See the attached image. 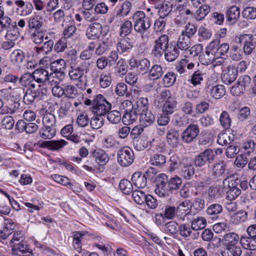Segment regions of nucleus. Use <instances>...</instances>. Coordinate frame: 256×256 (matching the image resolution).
I'll return each mask as SVG.
<instances>
[{"mask_svg":"<svg viewBox=\"0 0 256 256\" xmlns=\"http://www.w3.org/2000/svg\"><path fill=\"white\" fill-rule=\"evenodd\" d=\"M38 134L43 139H50L56 135V129L54 127L44 126L40 130Z\"/></svg>","mask_w":256,"mask_h":256,"instance_id":"40","label":"nucleus"},{"mask_svg":"<svg viewBox=\"0 0 256 256\" xmlns=\"http://www.w3.org/2000/svg\"><path fill=\"white\" fill-rule=\"evenodd\" d=\"M165 60L168 62L174 61L180 55V51L176 44H171L164 52Z\"/></svg>","mask_w":256,"mask_h":256,"instance_id":"21","label":"nucleus"},{"mask_svg":"<svg viewBox=\"0 0 256 256\" xmlns=\"http://www.w3.org/2000/svg\"><path fill=\"white\" fill-rule=\"evenodd\" d=\"M166 140L172 148H176L179 143L180 135L178 131L174 128H170L166 134Z\"/></svg>","mask_w":256,"mask_h":256,"instance_id":"25","label":"nucleus"},{"mask_svg":"<svg viewBox=\"0 0 256 256\" xmlns=\"http://www.w3.org/2000/svg\"><path fill=\"white\" fill-rule=\"evenodd\" d=\"M24 58V52L19 49L14 50L10 55V62L14 65L18 66L22 64Z\"/></svg>","mask_w":256,"mask_h":256,"instance_id":"33","label":"nucleus"},{"mask_svg":"<svg viewBox=\"0 0 256 256\" xmlns=\"http://www.w3.org/2000/svg\"><path fill=\"white\" fill-rule=\"evenodd\" d=\"M148 103L147 98H140L136 102V107H134V110H136L138 114H140L142 112H145L146 110H149Z\"/></svg>","mask_w":256,"mask_h":256,"instance_id":"53","label":"nucleus"},{"mask_svg":"<svg viewBox=\"0 0 256 256\" xmlns=\"http://www.w3.org/2000/svg\"><path fill=\"white\" fill-rule=\"evenodd\" d=\"M102 30V26L100 23L94 22L88 27L86 34L88 39L95 40L100 36Z\"/></svg>","mask_w":256,"mask_h":256,"instance_id":"18","label":"nucleus"},{"mask_svg":"<svg viewBox=\"0 0 256 256\" xmlns=\"http://www.w3.org/2000/svg\"><path fill=\"white\" fill-rule=\"evenodd\" d=\"M198 30V25L188 22L186 25L184 30H182L180 34L190 38Z\"/></svg>","mask_w":256,"mask_h":256,"instance_id":"38","label":"nucleus"},{"mask_svg":"<svg viewBox=\"0 0 256 256\" xmlns=\"http://www.w3.org/2000/svg\"><path fill=\"white\" fill-rule=\"evenodd\" d=\"M212 42L214 44V48L218 56H224L228 52L230 46L228 43H223L220 44V42L218 40H212Z\"/></svg>","mask_w":256,"mask_h":256,"instance_id":"41","label":"nucleus"},{"mask_svg":"<svg viewBox=\"0 0 256 256\" xmlns=\"http://www.w3.org/2000/svg\"><path fill=\"white\" fill-rule=\"evenodd\" d=\"M132 20L134 24V30L141 34H143L150 27V18L146 16L143 11L136 12L132 16Z\"/></svg>","mask_w":256,"mask_h":256,"instance_id":"1","label":"nucleus"},{"mask_svg":"<svg viewBox=\"0 0 256 256\" xmlns=\"http://www.w3.org/2000/svg\"><path fill=\"white\" fill-rule=\"evenodd\" d=\"M150 162L152 165L162 166L166 162V158L160 154H154L150 156Z\"/></svg>","mask_w":256,"mask_h":256,"instance_id":"48","label":"nucleus"},{"mask_svg":"<svg viewBox=\"0 0 256 256\" xmlns=\"http://www.w3.org/2000/svg\"><path fill=\"white\" fill-rule=\"evenodd\" d=\"M88 68L85 62L80 63L79 65L71 66L68 75L71 79L78 80L82 78L84 73L88 71Z\"/></svg>","mask_w":256,"mask_h":256,"instance_id":"16","label":"nucleus"},{"mask_svg":"<svg viewBox=\"0 0 256 256\" xmlns=\"http://www.w3.org/2000/svg\"><path fill=\"white\" fill-rule=\"evenodd\" d=\"M134 45V42L128 37L120 38L116 44L117 52L120 54L126 55L130 52Z\"/></svg>","mask_w":256,"mask_h":256,"instance_id":"13","label":"nucleus"},{"mask_svg":"<svg viewBox=\"0 0 256 256\" xmlns=\"http://www.w3.org/2000/svg\"><path fill=\"white\" fill-rule=\"evenodd\" d=\"M6 30V33L5 36V38L7 40L14 42L17 40L20 36V32L16 24L11 25Z\"/></svg>","mask_w":256,"mask_h":256,"instance_id":"39","label":"nucleus"},{"mask_svg":"<svg viewBox=\"0 0 256 256\" xmlns=\"http://www.w3.org/2000/svg\"><path fill=\"white\" fill-rule=\"evenodd\" d=\"M42 124L44 126L55 128L56 119L54 115L50 112L46 113L42 118Z\"/></svg>","mask_w":256,"mask_h":256,"instance_id":"61","label":"nucleus"},{"mask_svg":"<svg viewBox=\"0 0 256 256\" xmlns=\"http://www.w3.org/2000/svg\"><path fill=\"white\" fill-rule=\"evenodd\" d=\"M140 114V122L143 127L150 126L155 121V116L150 110L142 112Z\"/></svg>","mask_w":256,"mask_h":256,"instance_id":"29","label":"nucleus"},{"mask_svg":"<svg viewBox=\"0 0 256 256\" xmlns=\"http://www.w3.org/2000/svg\"><path fill=\"white\" fill-rule=\"evenodd\" d=\"M200 129L196 124H190L182 132L181 138L184 143L192 142L198 136Z\"/></svg>","mask_w":256,"mask_h":256,"instance_id":"10","label":"nucleus"},{"mask_svg":"<svg viewBox=\"0 0 256 256\" xmlns=\"http://www.w3.org/2000/svg\"><path fill=\"white\" fill-rule=\"evenodd\" d=\"M170 166L168 170L170 172H173L176 169L178 168L181 164V160L176 154H174L170 156Z\"/></svg>","mask_w":256,"mask_h":256,"instance_id":"62","label":"nucleus"},{"mask_svg":"<svg viewBox=\"0 0 256 256\" xmlns=\"http://www.w3.org/2000/svg\"><path fill=\"white\" fill-rule=\"evenodd\" d=\"M223 210L222 206L218 204H210L206 210V213L208 215L214 216L212 218H218L216 216L218 214H221Z\"/></svg>","mask_w":256,"mask_h":256,"instance_id":"51","label":"nucleus"},{"mask_svg":"<svg viewBox=\"0 0 256 256\" xmlns=\"http://www.w3.org/2000/svg\"><path fill=\"white\" fill-rule=\"evenodd\" d=\"M238 75V70L234 66L230 65L222 70L221 78L224 82L228 84L236 80Z\"/></svg>","mask_w":256,"mask_h":256,"instance_id":"15","label":"nucleus"},{"mask_svg":"<svg viewBox=\"0 0 256 256\" xmlns=\"http://www.w3.org/2000/svg\"><path fill=\"white\" fill-rule=\"evenodd\" d=\"M112 76L110 74L107 72H102L100 74L99 78V85L102 88H105L112 84Z\"/></svg>","mask_w":256,"mask_h":256,"instance_id":"43","label":"nucleus"},{"mask_svg":"<svg viewBox=\"0 0 256 256\" xmlns=\"http://www.w3.org/2000/svg\"><path fill=\"white\" fill-rule=\"evenodd\" d=\"M256 147V143L251 138H248L243 143L242 148L245 150V154L249 156L254 152Z\"/></svg>","mask_w":256,"mask_h":256,"instance_id":"52","label":"nucleus"},{"mask_svg":"<svg viewBox=\"0 0 256 256\" xmlns=\"http://www.w3.org/2000/svg\"><path fill=\"white\" fill-rule=\"evenodd\" d=\"M256 38L251 34H244L236 38L237 42L244 44V51L246 54H250L256 46Z\"/></svg>","mask_w":256,"mask_h":256,"instance_id":"8","label":"nucleus"},{"mask_svg":"<svg viewBox=\"0 0 256 256\" xmlns=\"http://www.w3.org/2000/svg\"><path fill=\"white\" fill-rule=\"evenodd\" d=\"M118 162L122 166H128L132 164L134 159L133 150L128 146L120 148L117 153Z\"/></svg>","mask_w":256,"mask_h":256,"instance_id":"5","label":"nucleus"},{"mask_svg":"<svg viewBox=\"0 0 256 256\" xmlns=\"http://www.w3.org/2000/svg\"><path fill=\"white\" fill-rule=\"evenodd\" d=\"M129 64L132 68H136L137 71L142 75L148 74L150 68V61L146 58L140 60L131 58L129 61Z\"/></svg>","mask_w":256,"mask_h":256,"instance_id":"12","label":"nucleus"},{"mask_svg":"<svg viewBox=\"0 0 256 256\" xmlns=\"http://www.w3.org/2000/svg\"><path fill=\"white\" fill-rule=\"evenodd\" d=\"M248 218V212L244 210H240L231 216L230 220L234 224H238L245 222Z\"/></svg>","mask_w":256,"mask_h":256,"instance_id":"30","label":"nucleus"},{"mask_svg":"<svg viewBox=\"0 0 256 256\" xmlns=\"http://www.w3.org/2000/svg\"><path fill=\"white\" fill-rule=\"evenodd\" d=\"M132 3L128 1H124L120 6L116 12V16H126L130 13L132 8Z\"/></svg>","mask_w":256,"mask_h":256,"instance_id":"58","label":"nucleus"},{"mask_svg":"<svg viewBox=\"0 0 256 256\" xmlns=\"http://www.w3.org/2000/svg\"><path fill=\"white\" fill-rule=\"evenodd\" d=\"M220 125L225 129H228L231 126L232 120L226 111H222L220 114Z\"/></svg>","mask_w":256,"mask_h":256,"instance_id":"57","label":"nucleus"},{"mask_svg":"<svg viewBox=\"0 0 256 256\" xmlns=\"http://www.w3.org/2000/svg\"><path fill=\"white\" fill-rule=\"evenodd\" d=\"M226 93L224 86L222 84H218L212 86L210 88V96L214 98L218 99L223 96Z\"/></svg>","mask_w":256,"mask_h":256,"instance_id":"44","label":"nucleus"},{"mask_svg":"<svg viewBox=\"0 0 256 256\" xmlns=\"http://www.w3.org/2000/svg\"><path fill=\"white\" fill-rule=\"evenodd\" d=\"M194 172L195 169L191 164H186L182 168L181 174L184 179L190 180Z\"/></svg>","mask_w":256,"mask_h":256,"instance_id":"50","label":"nucleus"},{"mask_svg":"<svg viewBox=\"0 0 256 256\" xmlns=\"http://www.w3.org/2000/svg\"><path fill=\"white\" fill-rule=\"evenodd\" d=\"M170 191V189L168 188V180H159L158 181L155 192L160 196L167 197L169 196Z\"/></svg>","mask_w":256,"mask_h":256,"instance_id":"26","label":"nucleus"},{"mask_svg":"<svg viewBox=\"0 0 256 256\" xmlns=\"http://www.w3.org/2000/svg\"><path fill=\"white\" fill-rule=\"evenodd\" d=\"M112 108V104L101 94L94 96L92 100V110L97 116H104Z\"/></svg>","mask_w":256,"mask_h":256,"instance_id":"2","label":"nucleus"},{"mask_svg":"<svg viewBox=\"0 0 256 256\" xmlns=\"http://www.w3.org/2000/svg\"><path fill=\"white\" fill-rule=\"evenodd\" d=\"M176 80V74L175 72L169 71L163 75L162 82L165 88H170L174 85Z\"/></svg>","mask_w":256,"mask_h":256,"instance_id":"36","label":"nucleus"},{"mask_svg":"<svg viewBox=\"0 0 256 256\" xmlns=\"http://www.w3.org/2000/svg\"><path fill=\"white\" fill-rule=\"evenodd\" d=\"M42 20L38 16H30L28 20V26L30 29L39 30L42 24Z\"/></svg>","mask_w":256,"mask_h":256,"instance_id":"49","label":"nucleus"},{"mask_svg":"<svg viewBox=\"0 0 256 256\" xmlns=\"http://www.w3.org/2000/svg\"><path fill=\"white\" fill-rule=\"evenodd\" d=\"M138 112L136 110L132 111L125 112L122 117V122L126 126L130 125L134 122L138 117Z\"/></svg>","mask_w":256,"mask_h":256,"instance_id":"35","label":"nucleus"},{"mask_svg":"<svg viewBox=\"0 0 256 256\" xmlns=\"http://www.w3.org/2000/svg\"><path fill=\"white\" fill-rule=\"evenodd\" d=\"M226 164L224 161L219 162L214 164L212 174L215 178H221L226 176Z\"/></svg>","mask_w":256,"mask_h":256,"instance_id":"22","label":"nucleus"},{"mask_svg":"<svg viewBox=\"0 0 256 256\" xmlns=\"http://www.w3.org/2000/svg\"><path fill=\"white\" fill-rule=\"evenodd\" d=\"M16 5L20 8H24L21 11V15L26 16L30 14L34 9L33 5L30 2H26L22 0H16L14 1Z\"/></svg>","mask_w":256,"mask_h":256,"instance_id":"34","label":"nucleus"},{"mask_svg":"<svg viewBox=\"0 0 256 256\" xmlns=\"http://www.w3.org/2000/svg\"><path fill=\"white\" fill-rule=\"evenodd\" d=\"M171 42H169V38L166 34L160 36L154 42L152 54L154 57L160 58L166 48L170 46Z\"/></svg>","mask_w":256,"mask_h":256,"instance_id":"4","label":"nucleus"},{"mask_svg":"<svg viewBox=\"0 0 256 256\" xmlns=\"http://www.w3.org/2000/svg\"><path fill=\"white\" fill-rule=\"evenodd\" d=\"M240 8L236 6H230L226 10V20L232 24L236 23L240 18Z\"/></svg>","mask_w":256,"mask_h":256,"instance_id":"27","label":"nucleus"},{"mask_svg":"<svg viewBox=\"0 0 256 256\" xmlns=\"http://www.w3.org/2000/svg\"><path fill=\"white\" fill-rule=\"evenodd\" d=\"M176 207L166 206L162 212L164 218H166V220H172L176 216Z\"/></svg>","mask_w":256,"mask_h":256,"instance_id":"59","label":"nucleus"},{"mask_svg":"<svg viewBox=\"0 0 256 256\" xmlns=\"http://www.w3.org/2000/svg\"><path fill=\"white\" fill-rule=\"evenodd\" d=\"M148 142L144 137H134L133 145L134 148L137 150L141 151L146 148Z\"/></svg>","mask_w":256,"mask_h":256,"instance_id":"46","label":"nucleus"},{"mask_svg":"<svg viewBox=\"0 0 256 256\" xmlns=\"http://www.w3.org/2000/svg\"><path fill=\"white\" fill-rule=\"evenodd\" d=\"M216 154V152H214L213 150L206 149L196 156L194 162V164L196 166L202 167L207 162L212 163L214 161Z\"/></svg>","mask_w":256,"mask_h":256,"instance_id":"6","label":"nucleus"},{"mask_svg":"<svg viewBox=\"0 0 256 256\" xmlns=\"http://www.w3.org/2000/svg\"><path fill=\"white\" fill-rule=\"evenodd\" d=\"M228 256H240L242 251L240 244L226 247Z\"/></svg>","mask_w":256,"mask_h":256,"instance_id":"64","label":"nucleus"},{"mask_svg":"<svg viewBox=\"0 0 256 256\" xmlns=\"http://www.w3.org/2000/svg\"><path fill=\"white\" fill-rule=\"evenodd\" d=\"M44 96L43 92L40 90H33L28 88L23 98L24 102L28 106L33 105L34 102L38 101L42 99Z\"/></svg>","mask_w":256,"mask_h":256,"instance_id":"11","label":"nucleus"},{"mask_svg":"<svg viewBox=\"0 0 256 256\" xmlns=\"http://www.w3.org/2000/svg\"><path fill=\"white\" fill-rule=\"evenodd\" d=\"M190 38L180 34L176 44V47L178 50H187L190 46Z\"/></svg>","mask_w":256,"mask_h":256,"instance_id":"45","label":"nucleus"},{"mask_svg":"<svg viewBox=\"0 0 256 256\" xmlns=\"http://www.w3.org/2000/svg\"><path fill=\"white\" fill-rule=\"evenodd\" d=\"M240 180H234L232 178L227 177L222 181L224 188L227 186L229 189L226 192V198L229 200H235L241 194V190L238 187Z\"/></svg>","mask_w":256,"mask_h":256,"instance_id":"3","label":"nucleus"},{"mask_svg":"<svg viewBox=\"0 0 256 256\" xmlns=\"http://www.w3.org/2000/svg\"><path fill=\"white\" fill-rule=\"evenodd\" d=\"M119 187L121 191L126 194H130L133 190L132 183L126 179H122L120 181Z\"/></svg>","mask_w":256,"mask_h":256,"instance_id":"63","label":"nucleus"},{"mask_svg":"<svg viewBox=\"0 0 256 256\" xmlns=\"http://www.w3.org/2000/svg\"><path fill=\"white\" fill-rule=\"evenodd\" d=\"M223 241L226 246L240 244V237L234 232L226 234L223 237Z\"/></svg>","mask_w":256,"mask_h":256,"instance_id":"28","label":"nucleus"},{"mask_svg":"<svg viewBox=\"0 0 256 256\" xmlns=\"http://www.w3.org/2000/svg\"><path fill=\"white\" fill-rule=\"evenodd\" d=\"M35 82L39 84H46L48 82L52 86L54 84V80H51L50 75L47 70L43 68H37L33 72Z\"/></svg>","mask_w":256,"mask_h":256,"instance_id":"14","label":"nucleus"},{"mask_svg":"<svg viewBox=\"0 0 256 256\" xmlns=\"http://www.w3.org/2000/svg\"><path fill=\"white\" fill-rule=\"evenodd\" d=\"M224 193L222 186L214 184L209 187L206 192L207 198L209 200H214L220 198Z\"/></svg>","mask_w":256,"mask_h":256,"instance_id":"20","label":"nucleus"},{"mask_svg":"<svg viewBox=\"0 0 256 256\" xmlns=\"http://www.w3.org/2000/svg\"><path fill=\"white\" fill-rule=\"evenodd\" d=\"M31 82H36L33 72H26L19 78V83L23 86H28Z\"/></svg>","mask_w":256,"mask_h":256,"instance_id":"55","label":"nucleus"},{"mask_svg":"<svg viewBox=\"0 0 256 256\" xmlns=\"http://www.w3.org/2000/svg\"><path fill=\"white\" fill-rule=\"evenodd\" d=\"M174 4L170 0H164L159 8L158 14L160 17L166 18L172 11Z\"/></svg>","mask_w":256,"mask_h":256,"instance_id":"32","label":"nucleus"},{"mask_svg":"<svg viewBox=\"0 0 256 256\" xmlns=\"http://www.w3.org/2000/svg\"><path fill=\"white\" fill-rule=\"evenodd\" d=\"M240 246L247 250H256V238L248 235H242L240 236Z\"/></svg>","mask_w":256,"mask_h":256,"instance_id":"23","label":"nucleus"},{"mask_svg":"<svg viewBox=\"0 0 256 256\" xmlns=\"http://www.w3.org/2000/svg\"><path fill=\"white\" fill-rule=\"evenodd\" d=\"M177 102L174 98L168 96L162 107V112L166 114H172L176 108Z\"/></svg>","mask_w":256,"mask_h":256,"instance_id":"31","label":"nucleus"},{"mask_svg":"<svg viewBox=\"0 0 256 256\" xmlns=\"http://www.w3.org/2000/svg\"><path fill=\"white\" fill-rule=\"evenodd\" d=\"M188 221L190 222L192 229L194 231L204 229L207 224L206 220L204 217L193 212Z\"/></svg>","mask_w":256,"mask_h":256,"instance_id":"17","label":"nucleus"},{"mask_svg":"<svg viewBox=\"0 0 256 256\" xmlns=\"http://www.w3.org/2000/svg\"><path fill=\"white\" fill-rule=\"evenodd\" d=\"M54 42L52 40H48L44 42L42 46L35 47L34 49L38 54H40V52L44 54H48L52 51Z\"/></svg>","mask_w":256,"mask_h":256,"instance_id":"42","label":"nucleus"},{"mask_svg":"<svg viewBox=\"0 0 256 256\" xmlns=\"http://www.w3.org/2000/svg\"><path fill=\"white\" fill-rule=\"evenodd\" d=\"M107 119L112 124H116L122 120L120 112L116 110L109 111L107 114Z\"/></svg>","mask_w":256,"mask_h":256,"instance_id":"54","label":"nucleus"},{"mask_svg":"<svg viewBox=\"0 0 256 256\" xmlns=\"http://www.w3.org/2000/svg\"><path fill=\"white\" fill-rule=\"evenodd\" d=\"M210 11V8L208 5H202L196 10L194 18L197 21L203 20Z\"/></svg>","mask_w":256,"mask_h":256,"instance_id":"56","label":"nucleus"},{"mask_svg":"<svg viewBox=\"0 0 256 256\" xmlns=\"http://www.w3.org/2000/svg\"><path fill=\"white\" fill-rule=\"evenodd\" d=\"M216 51L214 44L212 41L206 48L204 53L200 54L198 56L200 62L203 64L208 65L212 63L216 58Z\"/></svg>","mask_w":256,"mask_h":256,"instance_id":"9","label":"nucleus"},{"mask_svg":"<svg viewBox=\"0 0 256 256\" xmlns=\"http://www.w3.org/2000/svg\"><path fill=\"white\" fill-rule=\"evenodd\" d=\"M154 176L153 168L148 170L142 174L140 172H134L132 176V181L135 186L138 188H144L147 184V179L152 178Z\"/></svg>","mask_w":256,"mask_h":256,"instance_id":"7","label":"nucleus"},{"mask_svg":"<svg viewBox=\"0 0 256 256\" xmlns=\"http://www.w3.org/2000/svg\"><path fill=\"white\" fill-rule=\"evenodd\" d=\"M164 73V68L158 64H154L150 68L148 77L150 80H156L161 78Z\"/></svg>","mask_w":256,"mask_h":256,"instance_id":"19","label":"nucleus"},{"mask_svg":"<svg viewBox=\"0 0 256 256\" xmlns=\"http://www.w3.org/2000/svg\"><path fill=\"white\" fill-rule=\"evenodd\" d=\"M20 104L18 102H14L6 106L4 104L0 112L2 114H13L18 110Z\"/></svg>","mask_w":256,"mask_h":256,"instance_id":"47","label":"nucleus"},{"mask_svg":"<svg viewBox=\"0 0 256 256\" xmlns=\"http://www.w3.org/2000/svg\"><path fill=\"white\" fill-rule=\"evenodd\" d=\"M90 154L94 158L96 162L100 165H105L108 162V155L101 149L94 150L90 153Z\"/></svg>","mask_w":256,"mask_h":256,"instance_id":"24","label":"nucleus"},{"mask_svg":"<svg viewBox=\"0 0 256 256\" xmlns=\"http://www.w3.org/2000/svg\"><path fill=\"white\" fill-rule=\"evenodd\" d=\"M12 250L13 252H14L15 251H19L21 252L22 254H25L26 252H32V250L29 248L26 242V241H22L18 244L15 243L13 246H12Z\"/></svg>","mask_w":256,"mask_h":256,"instance_id":"60","label":"nucleus"},{"mask_svg":"<svg viewBox=\"0 0 256 256\" xmlns=\"http://www.w3.org/2000/svg\"><path fill=\"white\" fill-rule=\"evenodd\" d=\"M30 39L35 44L40 45L42 44L44 39L48 40V37L45 36V32L44 31L38 30L31 34Z\"/></svg>","mask_w":256,"mask_h":256,"instance_id":"37","label":"nucleus"}]
</instances>
